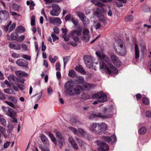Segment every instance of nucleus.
Here are the masks:
<instances>
[{"label":"nucleus","instance_id":"obj_1","mask_svg":"<svg viewBox=\"0 0 151 151\" xmlns=\"http://www.w3.org/2000/svg\"><path fill=\"white\" fill-rule=\"evenodd\" d=\"M96 54L101 59H103L107 63L110 70L103 61H101L99 63L100 68L101 69L105 70L106 73L109 74L111 73L114 74L118 73V70L112 64L108 57L101 52H96Z\"/></svg>","mask_w":151,"mask_h":151},{"label":"nucleus","instance_id":"obj_2","mask_svg":"<svg viewBox=\"0 0 151 151\" xmlns=\"http://www.w3.org/2000/svg\"><path fill=\"white\" fill-rule=\"evenodd\" d=\"M64 87L65 92L70 96L79 95L83 91V88L81 85H78L75 86V84L72 81L66 82Z\"/></svg>","mask_w":151,"mask_h":151},{"label":"nucleus","instance_id":"obj_3","mask_svg":"<svg viewBox=\"0 0 151 151\" xmlns=\"http://www.w3.org/2000/svg\"><path fill=\"white\" fill-rule=\"evenodd\" d=\"M114 48L115 52L119 55L124 56L126 55V49L123 41L119 40L115 41Z\"/></svg>","mask_w":151,"mask_h":151},{"label":"nucleus","instance_id":"obj_4","mask_svg":"<svg viewBox=\"0 0 151 151\" xmlns=\"http://www.w3.org/2000/svg\"><path fill=\"white\" fill-rule=\"evenodd\" d=\"M92 99H98L99 102L103 103L106 101L107 97L103 91H100L93 95L92 96Z\"/></svg>","mask_w":151,"mask_h":151},{"label":"nucleus","instance_id":"obj_5","mask_svg":"<svg viewBox=\"0 0 151 151\" xmlns=\"http://www.w3.org/2000/svg\"><path fill=\"white\" fill-rule=\"evenodd\" d=\"M95 143L99 147L98 148V150L100 151H107L109 150L108 145L103 141L99 140H96Z\"/></svg>","mask_w":151,"mask_h":151},{"label":"nucleus","instance_id":"obj_6","mask_svg":"<svg viewBox=\"0 0 151 151\" xmlns=\"http://www.w3.org/2000/svg\"><path fill=\"white\" fill-rule=\"evenodd\" d=\"M52 10L50 12V14L53 16H58L61 12V8L57 4H54L52 5Z\"/></svg>","mask_w":151,"mask_h":151},{"label":"nucleus","instance_id":"obj_7","mask_svg":"<svg viewBox=\"0 0 151 151\" xmlns=\"http://www.w3.org/2000/svg\"><path fill=\"white\" fill-rule=\"evenodd\" d=\"M2 109L6 114L11 118H14L16 115V112L12 109L9 107L3 106L2 107Z\"/></svg>","mask_w":151,"mask_h":151},{"label":"nucleus","instance_id":"obj_8","mask_svg":"<svg viewBox=\"0 0 151 151\" xmlns=\"http://www.w3.org/2000/svg\"><path fill=\"white\" fill-rule=\"evenodd\" d=\"M69 129L76 135H78V132L84 137L87 138L88 137V134L81 128L78 129V130L75 128L71 127H69Z\"/></svg>","mask_w":151,"mask_h":151},{"label":"nucleus","instance_id":"obj_9","mask_svg":"<svg viewBox=\"0 0 151 151\" xmlns=\"http://www.w3.org/2000/svg\"><path fill=\"white\" fill-rule=\"evenodd\" d=\"M107 127V125L104 123H102L101 124L98 123V131L97 132V134H103L106 130Z\"/></svg>","mask_w":151,"mask_h":151},{"label":"nucleus","instance_id":"obj_10","mask_svg":"<svg viewBox=\"0 0 151 151\" xmlns=\"http://www.w3.org/2000/svg\"><path fill=\"white\" fill-rule=\"evenodd\" d=\"M83 60L86 66L88 68H91L92 66L93 62L92 57L88 55H85L84 56Z\"/></svg>","mask_w":151,"mask_h":151},{"label":"nucleus","instance_id":"obj_11","mask_svg":"<svg viewBox=\"0 0 151 151\" xmlns=\"http://www.w3.org/2000/svg\"><path fill=\"white\" fill-rule=\"evenodd\" d=\"M90 36L89 35V31L87 29H85L83 30V35L81 39L85 42H88L89 41Z\"/></svg>","mask_w":151,"mask_h":151},{"label":"nucleus","instance_id":"obj_12","mask_svg":"<svg viewBox=\"0 0 151 151\" xmlns=\"http://www.w3.org/2000/svg\"><path fill=\"white\" fill-rule=\"evenodd\" d=\"M9 16V13L5 10L0 11V17L3 21H6L8 19Z\"/></svg>","mask_w":151,"mask_h":151},{"label":"nucleus","instance_id":"obj_13","mask_svg":"<svg viewBox=\"0 0 151 151\" xmlns=\"http://www.w3.org/2000/svg\"><path fill=\"white\" fill-rule=\"evenodd\" d=\"M109 116L107 115H104L102 114L99 113L96 114H93L91 115L90 117L91 118H94L97 117H99L102 119H106L109 117Z\"/></svg>","mask_w":151,"mask_h":151},{"label":"nucleus","instance_id":"obj_14","mask_svg":"<svg viewBox=\"0 0 151 151\" xmlns=\"http://www.w3.org/2000/svg\"><path fill=\"white\" fill-rule=\"evenodd\" d=\"M16 63L18 65L21 66L26 67L28 66V62L24 59H18L16 61Z\"/></svg>","mask_w":151,"mask_h":151},{"label":"nucleus","instance_id":"obj_15","mask_svg":"<svg viewBox=\"0 0 151 151\" xmlns=\"http://www.w3.org/2000/svg\"><path fill=\"white\" fill-rule=\"evenodd\" d=\"M103 139L108 142H116V137L115 135H113L111 137L104 136Z\"/></svg>","mask_w":151,"mask_h":151},{"label":"nucleus","instance_id":"obj_16","mask_svg":"<svg viewBox=\"0 0 151 151\" xmlns=\"http://www.w3.org/2000/svg\"><path fill=\"white\" fill-rule=\"evenodd\" d=\"M98 124L93 123L91 124L89 127V129L90 131L97 134V132L98 131V129H96L97 127H98Z\"/></svg>","mask_w":151,"mask_h":151},{"label":"nucleus","instance_id":"obj_17","mask_svg":"<svg viewBox=\"0 0 151 151\" xmlns=\"http://www.w3.org/2000/svg\"><path fill=\"white\" fill-rule=\"evenodd\" d=\"M68 140L69 142L75 149L77 150L78 149L77 144L73 137L71 136L69 137L68 138Z\"/></svg>","mask_w":151,"mask_h":151},{"label":"nucleus","instance_id":"obj_18","mask_svg":"<svg viewBox=\"0 0 151 151\" xmlns=\"http://www.w3.org/2000/svg\"><path fill=\"white\" fill-rule=\"evenodd\" d=\"M77 30H74L71 32L72 35H76L77 36H80L82 31V28L80 26H78L77 28Z\"/></svg>","mask_w":151,"mask_h":151},{"label":"nucleus","instance_id":"obj_19","mask_svg":"<svg viewBox=\"0 0 151 151\" xmlns=\"http://www.w3.org/2000/svg\"><path fill=\"white\" fill-rule=\"evenodd\" d=\"M9 47L10 48L16 50H20L21 47L20 44L18 43L14 44L13 43H11L9 45Z\"/></svg>","mask_w":151,"mask_h":151},{"label":"nucleus","instance_id":"obj_20","mask_svg":"<svg viewBox=\"0 0 151 151\" xmlns=\"http://www.w3.org/2000/svg\"><path fill=\"white\" fill-rule=\"evenodd\" d=\"M40 139L42 142L44 144L49 145V141L48 139L45 135L42 134L40 137Z\"/></svg>","mask_w":151,"mask_h":151},{"label":"nucleus","instance_id":"obj_21","mask_svg":"<svg viewBox=\"0 0 151 151\" xmlns=\"http://www.w3.org/2000/svg\"><path fill=\"white\" fill-rule=\"evenodd\" d=\"M135 58L137 59L139 56V50L138 46L137 44L135 45Z\"/></svg>","mask_w":151,"mask_h":151},{"label":"nucleus","instance_id":"obj_22","mask_svg":"<svg viewBox=\"0 0 151 151\" xmlns=\"http://www.w3.org/2000/svg\"><path fill=\"white\" fill-rule=\"evenodd\" d=\"M75 69L77 71L83 74H85L86 73L84 70L83 68L80 65L76 66L75 68Z\"/></svg>","mask_w":151,"mask_h":151},{"label":"nucleus","instance_id":"obj_23","mask_svg":"<svg viewBox=\"0 0 151 151\" xmlns=\"http://www.w3.org/2000/svg\"><path fill=\"white\" fill-rule=\"evenodd\" d=\"M15 74L18 76L19 77H22L23 76L26 77L27 76V74L25 72L21 71H17L15 72Z\"/></svg>","mask_w":151,"mask_h":151},{"label":"nucleus","instance_id":"obj_24","mask_svg":"<svg viewBox=\"0 0 151 151\" xmlns=\"http://www.w3.org/2000/svg\"><path fill=\"white\" fill-rule=\"evenodd\" d=\"M50 22L51 23H56L59 24L61 23L60 19L58 17H56L53 19H51L50 20Z\"/></svg>","mask_w":151,"mask_h":151},{"label":"nucleus","instance_id":"obj_25","mask_svg":"<svg viewBox=\"0 0 151 151\" xmlns=\"http://www.w3.org/2000/svg\"><path fill=\"white\" fill-rule=\"evenodd\" d=\"M91 2L94 4L95 5L100 7H103L104 6V4L101 2H100L96 0H91Z\"/></svg>","mask_w":151,"mask_h":151},{"label":"nucleus","instance_id":"obj_26","mask_svg":"<svg viewBox=\"0 0 151 151\" xmlns=\"http://www.w3.org/2000/svg\"><path fill=\"white\" fill-rule=\"evenodd\" d=\"M18 37V35L16 32L12 33L11 35V39L13 40H17Z\"/></svg>","mask_w":151,"mask_h":151},{"label":"nucleus","instance_id":"obj_27","mask_svg":"<svg viewBox=\"0 0 151 151\" xmlns=\"http://www.w3.org/2000/svg\"><path fill=\"white\" fill-rule=\"evenodd\" d=\"M147 132V129L146 128L144 127H142L140 128L138 131L139 133L142 135L145 134Z\"/></svg>","mask_w":151,"mask_h":151},{"label":"nucleus","instance_id":"obj_28","mask_svg":"<svg viewBox=\"0 0 151 151\" xmlns=\"http://www.w3.org/2000/svg\"><path fill=\"white\" fill-rule=\"evenodd\" d=\"M83 22V24L85 27H86L89 24L90 21L86 17L81 20Z\"/></svg>","mask_w":151,"mask_h":151},{"label":"nucleus","instance_id":"obj_29","mask_svg":"<svg viewBox=\"0 0 151 151\" xmlns=\"http://www.w3.org/2000/svg\"><path fill=\"white\" fill-rule=\"evenodd\" d=\"M4 91L5 93L9 94H15V93L14 90L10 88L5 89L4 90Z\"/></svg>","mask_w":151,"mask_h":151},{"label":"nucleus","instance_id":"obj_30","mask_svg":"<svg viewBox=\"0 0 151 151\" xmlns=\"http://www.w3.org/2000/svg\"><path fill=\"white\" fill-rule=\"evenodd\" d=\"M49 58L51 63H54L55 61L58 59V58L57 56H55L54 58H53L51 55H50L49 56Z\"/></svg>","mask_w":151,"mask_h":151},{"label":"nucleus","instance_id":"obj_31","mask_svg":"<svg viewBox=\"0 0 151 151\" xmlns=\"http://www.w3.org/2000/svg\"><path fill=\"white\" fill-rule=\"evenodd\" d=\"M78 83L81 84L84 83V79L83 77L81 76L78 77L76 81Z\"/></svg>","mask_w":151,"mask_h":151},{"label":"nucleus","instance_id":"obj_32","mask_svg":"<svg viewBox=\"0 0 151 151\" xmlns=\"http://www.w3.org/2000/svg\"><path fill=\"white\" fill-rule=\"evenodd\" d=\"M77 14L81 20L86 17L84 14L81 12H77Z\"/></svg>","mask_w":151,"mask_h":151},{"label":"nucleus","instance_id":"obj_33","mask_svg":"<svg viewBox=\"0 0 151 151\" xmlns=\"http://www.w3.org/2000/svg\"><path fill=\"white\" fill-rule=\"evenodd\" d=\"M8 99L9 100L11 101L14 104H17V100L14 96H9Z\"/></svg>","mask_w":151,"mask_h":151},{"label":"nucleus","instance_id":"obj_34","mask_svg":"<svg viewBox=\"0 0 151 151\" xmlns=\"http://www.w3.org/2000/svg\"><path fill=\"white\" fill-rule=\"evenodd\" d=\"M17 30L19 32L21 33H23L25 31V29L23 27L20 26L17 28Z\"/></svg>","mask_w":151,"mask_h":151},{"label":"nucleus","instance_id":"obj_35","mask_svg":"<svg viewBox=\"0 0 151 151\" xmlns=\"http://www.w3.org/2000/svg\"><path fill=\"white\" fill-rule=\"evenodd\" d=\"M97 17L98 18V19L99 21L103 23L104 22L105 18L103 14H100L99 15L97 16Z\"/></svg>","mask_w":151,"mask_h":151},{"label":"nucleus","instance_id":"obj_36","mask_svg":"<svg viewBox=\"0 0 151 151\" xmlns=\"http://www.w3.org/2000/svg\"><path fill=\"white\" fill-rule=\"evenodd\" d=\"M48 136L54 143L56 144V140L54 136L50 132L48 133Z\"/></svg>","mask_w":151,"mask_h":151},{"label":"nucleus","instance_id":"obj_37","mask_svg":"<svg viewBox=\"0 0 151 151\" xmlns=\"http://www.w3.org/2000/svg\"><path fill=\"white\" fill-rule=\"evenodd\" d=\"M75 139L77 141L78 143L81 146H82L84 145L85 143L82 140L79 139L77 137H75Z\"/></svg>","mask_w":151,"mask_h":151},{"label":"nucleus","instance_id":"obj_38","mask_svg":"<svg viewBox=\"0 0 151 151\" xmlns=\"http://www.w3.org/2000/svg\"><path fill=\"white\" fill-rule=\"evenodd\" d=\"M56 137L59 140H64V138L62 134L58 132H57L56 133Z\"/></svg>","mask_w":151,"mask_h":151},{"label":"nucleus","instance_id":"obj_39","mask_svg":"<svg viewBox=\"0 0 151 151\" xmlns=\"http://www.w3.org/2000/svg\"><path fill=\"white\" fill-rule=\"evenodd\" d=\"M76 74L74 71L73 70H71L69 71L68 73V76L70 77L73 78L76 76Z\"/></svg>","mask_w":151,"mask_h":151},{"label":"nucleus","instance_id":"obj_40","mask_svg":"<svg viewBox=\"0 0 151 151\" xmlns=\"http://www.w3.org/2000/svg\"><path fill=\"white\" fill-rule=\"evenodd\" d=\"M69 57L68 56H66L63 58L64 63V68H65L67 64V62L68 61Z\"/></svg>","mask_w":151,"mask_h":151},{"label":"nucleus","instance_id":"obj_41","mask_svg":"<svg viewBox=\"0 0 151 151\" xmlns=\"http://www.w3.org/2000/svg\"><path fill=\"white\" fill-rule=\"evenodd\" d=\"M0 122H1L2 125L4 127H6L7 124L6 121L5 119L1 117L0 118Z\"/></svg>","mask_w":151,"mask_h":151},{"label":"nucleus","instance_id":"obj_42","mask_svg":"<svg viewBox=\"0 0 151 151\" xmlns=\"http://www.w3.org/2000/svg\"><path fill=\"white\" fill-rule=\"evenodd\" d=\"M93 85L87 83H85L83 85V87L86 89H89L92 87Z\"/></svg>","mask_w":151,"mask_h":151},{"label":"nucleus","instance_id":"obj_43","mask_svg":"<svg viewBox=\"0 0 151 151\" xmlns=\"http://www.w3.org/2000/svg\"><path fill=\"white\" fill-rule=\"evenodd\" d=\"M111 58L113 63H114V62L119 60L118 58L114 55H111Z\"/></svg>","mask_w":151,"mask_h":151},{"label":"nucleus","instance_id":"obj_44","mask_svg":"<svg viewBox=\"0 0 151 151\" xmlns=\"http://www.w3.org/2000/svg\"><path fill=\"white\" fill-rule=\"evenodd\" d=\"M5 102L9 106H10V107L13 108L15 109H16L17 108V106H16L13 103L11 102H9L7 101H5Z\"/></svg>","mask_w":151,"mask_h":151},{"label":"nucleus","instance_id":"obj_45","mask_svg":"<svg viewBox=\"0 0 151 151\" xmlns=\"http://www.w3.org/2000/svg\"><path fill=\"white\" fill-rule=\"evenodd\" d=\"M12 8L15 11H18L19 10V6L16 4H13L12 5Z\"/></svg>","mask_w":151,"mask_h":151},{"label":"nucleus","instance_id":"obj_46","mask_svg":"<svg viewBox=\"0 0 151 151\" xmlns=\"http://www.w3.org/2000/svg\"><path fill=\"white\" fill-rule=\"evenodd\" d=\"M51 36L52 37L53 41L54 42L56 40H58L59 39L58 37V36L56 35L54 33H52L51 34Z\"/></svg>","mask_w":151,"mask_h":151},{"label":"nucleus","instance_id":"obj_47","mask_svg":"<svg viewBox=\"0 0 151 151\" xmlns=\"http://www.w3.org/2000/svg\"><path fill=\"white\" fill-rule=\"evenodd\" d=\"M42 95V92H41L39 94H37L35 95V96H36V100L38 101L41 98Z\"/></svg>","mask_w":151,"mask_h":151},{"label":"nucleus","instance_id":"obj_48","mask_svg":"<svg viewBox=\"0 0 151 151\" xmlns=\"http://www.w3.org/2000/svg\"><path fill=\"white\" fill-rule=\"evenodd\" d=\"M35 17L34 16H32L31 17V25L32 26L35 25Z\"/></svg>","mask_w":151,"mask_h":151},{"label":"nucleus","instance_id":"obj_49","mask_svg":"<svg viewBox=\"0 0 151 151\" xmlns=\"http://www.w3.org/2000/svg\"><path fill=\"white\" fill-rule=\"evenodd\" d=\"M55 68L56 70L58 71H60L61 69H60V65L59 62L57 63L55 65Z\"/></svg>","mask_w":151,"mask_h":151},{"label":"nucleus","instance_id":"obj_50","mask_svg":"<svg viewBox=\"0 0 151 151\" xmlns=\"http://www.w3.org/2000/svg\"><path fill=\"white\" fill-rule=\"evenodd\" d=\"M113 63L114 65L118 67H120L122 65V63L119 60H118L116 61V62H114V63Z\"/></svg>","mask_w":151,"mask_h":151},{"label":"nucleus","instance_id":"obj_51","mask_svg":"<svg viewBox=\"0 0 151 151\" xmlns=\"http://www.w3.org/2000/svg\"><path fill=\"white\" fill-rule=\"evenodd\" d=\"M113 63L114 65L118 67H120L122 65V63L119 60H118L116 61V62H114V63Z\"/></svg>","mask_w":151,"mask_h":151},{"label":"nucleus","instance_id":"obj_52","mask_svg":"<svg viewBox=\"0 0 151 151\" xmlns=\"http://www.w3.org/2000/svg\"><path fill=\"white\" fill-rule=\"evenodd\" d=\"M71 20L75 26H76L78 25V21L77 19H76L74 18H72L71 19Z\"/></svg>","mask_w":151,"mask_h":151},{"label":"nucleus","instance_id":"obj_53","mask_svg":"<svg viewBox=\"0 0 151 151\" xmlns=\"http://www.w3.org/2000/svg\"><path fill=\"white\" fill-rule=\"evenodd\" d=\"M93 22L94 23V25L95 27H96L95 29H98L100 28L101 25L100 23L98 22L96 23L95 21H94Z\"/></svg>","mask_w":151,"mask_h":151},{"label":"nucleus","instance_id":"obj_54","mask_svg":"<svg viewBox=\"0 0 151 151\" xmlns=\"http://www.w3.org/2000/svg\"><path fill=\"white\" fill-rule=\"evenodd\" d=\"M25 36L24 35H22L18 37L17 41L19 42H21L23 41L25 39Z\"/></svg>","mask_w":151,"mask_h":151},{"label":"nucleus","instance_id":"obj_55","mask_svg":"<svg viewBox=\"0 0 151 151\" xmlns=\"http://www.w3.org/2000/svg\"><path fill=\"white\" fill-rule=\"evenodd\" d=\"M93 11L94 12L93 13L94 14L96 15L97 16L99 15L100 14H101L100 12V10L98 8H96V10L95 11L94 9H93Z\"/></svg>","mask_w":151,"mask_h":151},{"label":"nucleus","instance_id":"obj_56","mask_svg":"<svg viewBox=\"0 0 151 151\" xmlns=\"http://www.w3.org/2000/svg\"><path fill=\"white\" fill-rule=\"evenodd\" d=\"M21 46L23 50L24 51L27 50L28 48L26 45L22 44L20 45V47Z\"/></svg>","mask_w":151,"mask_h":151},{"label":"nucleus","instance_id":"obj_57","mask_svg":"<svg viewBox=\"0 0 151 151\" xmlns=\"http://www.w3.org/2000/svg\"><path fill=\"white\" fill-rule=\"evenodd\" d=\"M142 102L145 105H148L149 102L148 101L147 99L145 97H144L142 99Z\"/></svg>","mask_w":151,"mask_h":151},{"label":"nucleus","instance_id":"obj_58","mask_svg":"<svg viewBox=\"0 0 151 151\" xmlns=\"http://www.w3.org/2000/svg\"><path fill=\"white\" fill-rule=\"evenodd\" d=\"M12 55L13 58H19L20 57V55L19 54L15 52L12 53Z\"/></svg>","mask_w":151,"mask_h":151},{"label":"nucleus","instance_id":"obj_59","mask_svg":"<svg viewBox=\"0 0 151 151\" xmlns=\"http://www.w3.org/2000/svg\"><path fill=\"white\" fill-rule=\"evenodd\" d=\"M53 91L52 88L51 87H49L47 89V93L49 95H50L52 93Z\"/></svg>","mask_w":151,"mask_h":151},{"label":"nucleus","instance_id":"obj_60","mask_svg":"<svg viewBox=\"0 0 151 151\" xmlns=\"http://www.w3.org/2000/svg\"><path fill=\"white\" fill-rule=\"evenodd\" d=\"M143 10L145 12H149L151 11L150 9L147 6H145L143 8Z\"/></svg>","mask_w":151,"mask_h":151},{"label":"nucleus","instance_id":"obj_61","mask_svg":"<svg viewBox=\"0 0 151 151\" xmlns=\"http://www.w3.org/2000/svg\"><path fill=\"white\" fill-rule=\"evenodd\" d=\"M22 57L27 60H30L31 59L30 56L26 55L23 54L22 55Z\"/></svg>","mask_w":151,"mask_h":151},{"label":"nucleus","instance_id":"obj_62","mask_svg":"<svg viewBox=\"0 0 151 151\" xmlns=\"http://www.w3.org/2000/svg\"><path fill=\"white\" fill-rule=\"evenodd\" d=\"M133 16L132 15H130L127 16L126 18V20H127L128 21H131L133 20Z\"/></svg>","mask_w":151,"mask_h":151},{"label":"nucleus","instance_id":"obj_63","mask_svg":"<svg viewBox=\"0 0 151 151\" xmlns=\"http://www.w3.org/2000/svg\"><path fill=\"white\" fill-rule=\"evenodd\" d=\"M140 46L141 48V51H143L146 48V46L145 44H141L140 45Z\"/></svg>","mask_w":151,"mask_h":151},{"label":"nucleus","instance_id":"obj_64","mask_svg":"<svg viewBox=\"0 0 151 151\" xmlns=\"http://www.w3.org/2000/svg\"><path fill=\"white\" fill-rule=\"evenodd\" d=\"M16 26V24L15 23H13L12 25L10 26L9 28V31L10 32L12 31L15 28Z\"/></svg>","mask_w":151,"mask_h":151}]
</instances>
